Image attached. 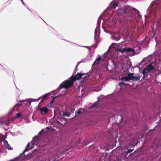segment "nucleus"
I'll return each mask as SVG.
<instances>
[{"label": "nucleus", "instance_id": "nucleus-29", "mask_svg": "<svg viewBox=\"0 0 161 161\" xmlns=\"http://www.w3.org/2000/svg\"><path fill=\"white\" fill-rule=\"evenodd\" d=\"M158 53L160 54L161 55V50L160 51H159Z\"/></svg>", "mask_w": 161, "mask_h": 161}, {"label": "nucleus", "instance_id": "nucleus-27", "mask_svg": "<svg viewBox=\"0 0 161 161\" xmlns=\"http://www.w3.org/2000/svg\"><path fill=\"white\" fill-rule=\"evenodd\" d=\"M22 2V3L24 5H25V4L24 2V1L23 0H20Z\"/></svg>", "mask_w": 161, "mask_h": 161}, {"label": "nucleus", "instance_id": "nucleus-26", "mask_svg": "<svg viewBox=\"0 0 161 161\" xmlns=\"http://www.w3.org/2000/svg\"><path fill=\"white\" fill-rule=\"evenodd\" d=\"M75 110V109H74L72 108L71 111V112H73Z\"/></svg>", "mask_w": 161, "mask_h": 161}, {"label": "nucleus", "instance_id": "nucleus-10", "mask_svg": "<svg viewBox=\"0 0 161 161\" xmlns=\"http://www.w3.org/2000/svg\"><path fill=\"white\" fill-rule=\"evenodd\" d=\"M136 47H134V48H123V52H131L133 54H135V53L137 51V49H136ZM139 49V48H138L137 50Z\"/></svg>", "mask_w": 161, "mask_h": 161}, {"label": "nucleus", "instance_id": "nucleus-21", "mask_svg": "<svg viewBox=\"0 0 161 161\" xmlns=\"http://www.w3.org/2000/svg\"><path fill=\"white\" fill-rule=\"evenodd\" d=\"M84 109H80L77 113V114H79L80 113L84 112L85 111L84 110Z\"/></svg>", "mask_w": 161, "mask_h": 161}, {"label": "nucleus", "instance_id": "nucleus-12", "mask_svg": "<svg viewBox=\"0 0 161 161\" xmlns=\"http://www.w3.org/2000/svg\"><path fill=\"white\" fill-rule=\"evenodd\" d=\"M48 111V109L47 107H43L40 108V111L43 114H46Z\"/></svg>", "mask_w": 161, "mask_h": 161}, {"label": "nucleus", "instance_id": "nucleus-15", "mask_svg": "<svg viewBox=\"0 0 161 161\" xmlns=\"http://www.w3.org/2000/svg\"><path fill=\"white\" fill-rule=\"evenodd\" d=\"M112 37L113 38V39L115 40L116 41H118L120 39V36H119L118 34H117V33H115L114 35L112 36Z\"/></svg>", "mask_w": 161, "mask_h": 161}, {"label": "nucleus", "instance_id": "nucleus-16", "mask_svg": "<svg viewBox=\"0 0 161 161\" xmlns=\"http://www.w3.org/2000/svg\"><path fill=\"white\" fill-rule=\"evenodd\" d=\"M117 45L115 44H112L111 45H110L109 47V49H108V52H107V53H105L104 54V55L105 56V57H106L107 55H108V51H109V50L112 47H115V48H116V46H117Z\"/></svg>", "mask_w": 161, "mask_h": 161}, {"label": "nucleus", "instance_id": "nucleus-22", "mask_svg": "<svg viewBox=\"0 0 161 161\" xmlns=\"http://www.w3.org/2000/svg\"><path fill=\"white\" fill-rule=\"evenodd\" d=\"M133 150V149H130L127 152L125 151V153L127 154L129 153L132 152Z\"/></svg>", "mask_w": 161, "mask_h": 161}, {"label": "nucleus", "instance_id": "nucleus-25", "mask_svg": "<svg viewBox=\"0 0 161 161\" xmlns=\"http://www.w3.org/2000/svg\"><path fill=\"white\" fill-rule=\"evenodd\" d=\"M19 105V104H16V105L14 106V107L13 109H14V108H15L16 107H17Z\"/></svg>", "mask_w": 161, "mask_h": 161}, {"label": "nucleus", "instance_id": "nucleus-23", "mask_svg": "<svg viewBox=\"0 0 161 161\" xmlns=\"http://www.w3.org/2000/svg\"><path fill=\"white\" fill-rule=\"evenodd\" d=\"M116 51L117 52H123V50H122L120 49H117L116 50Z\"/></svg>", "mask_w": 161, "mask_h": 161}, {"label": "nucleus", "instance_id": "nucleus-17", "mask_svg": "<svg viewBox=\"0 0 161 161\" xmlns=\"http://www.w3.org/2000/svg\"><path fill=\"white\" fill-rule=\"evenodd\" d=\"M21 116V114L20 113H19L16 114L15 117L12 118V120L14 121L15 119L19 118Z\"/></svg>", "mask_w": 161, "mask_h": 161}, {"label": "nucleus", "instance_id": "nucleus-19", "mask_svg": "<svg viewBox=\"0 0 161 161\" xmlns=\"http://www.w3.org/2000/svg\"><path fill=\"white\" fill-rule=\"evenodd\" d=\"M136 47V49H138V48H139V49L138 50H137V52L135 53H139L140 52V48L139 46H137V47Z\"/></svg>", "mask_w": 161, "mask_h": 161}, {"label": "nucleus", "instance_id": "nucleus-30", "mask_svg": "<svg viewBox=\"0 0 161 161\" xmlns=\"http://www.w3.org/2000/svg\"><path fill=\"white\" fill-rule=\"evenodd\" d=\"M54 100V98L52 99V102H52V103L53 102V101Z\"/></svg>", "mask_w": 161, "mask_h": 161}, {"label": "nucleus", "instance_id": "nucleus-31", "mask_svg": "<svg viewBox=\"0 0 161 161\" xmlns=\"http://www.w3.org/2000/svg\"><path fill=\"white\" fill-rule=\"evenodd\" d=\"M132 145H135L134 144H132Z\"/></svg>", "mask_w": 161, "mask_h": 161}, {"label": "nucleus", "instance_id": "nucleus-7", "mask_svg": "<svg viewBox=\"0 0 161 161\" xmlns=\"http://www.w3.org/2000/svg\"><path fill=\"white\" fill-rule=\"evenodd\" d=\"M116 18H117V16H114L112 21L109 22L107 24V27L109 29H110V30L111 29H113L114 27L116 22L118 21L119 23V22L118 19H116Z\"/></svg>", "mask_w": 161, "mask_h": 161}, {"label": "nucleus", "instance_id": "nucleus-5", "mask_svg": "<svg viewBox=\"0 0 161 161\" xmlns=\"http://www.w3.org/2000/svg\"><path fill=\"white\" fill-rule=\"evenodd\" d=\"M39 139L37 136H35V137L33 139L31 143H29L26 147L25 150L23 151V154L27 151L29 149V146L30 145H31L30 149H32L33 148L34 146H36L38 144Z\"/></svg>", "mask_w": 161, "mask_h": 161}, {"label": "nucleus", "instance_id": "nucleus-2", "mask_svg": "<svg viewBox=\"0 0 161 161\" xmlns=\"http://www.w3.org/2000/svg\"><path fill=\"white\" fill-rule=\"evenodd\" d=\"M134 74L133 73H129L127 75L121 78L120 80H122L123 81L119 83V85L121 86V84H123L125 85H127L124 82L125 81H129L130 80H132L138 81L141 78V76H134Z\"/></svg>", "mask_w": 161, "mask_h": 161}, {"label": "nucleus", "instance_id": "nucleus-13", "mask_svg": "<svg viewBox=\"0 0 161 161\" xmlns=\"http://www.w3.org/2000/svg\"><path fill=\"white\" fill-rule=\"evenodd\" d=\"M118 2H112L110 3V7L111 8L115 9L118 5Z\"/></svg>", "mask_w": 161, "mask_h": 161}, {"label": "nucleus", "instance_id": "nucleus-14", "mask_svg": "<svg viewBox=\"0 0 161 161\" xmlns=\"http://www.w3.org/2000/svg\"><path fill=\"white\" fill-rule=\"evenodd\" d=\"M100 106L99 103L97 102L94 103L92 106H91L89 107L88 109H91L93 108H97Z\"/></svg>", "mask_w": 161, "mask_h": 161}, {"label": "nucleus", "instance_id": "nucleus-4", "mask_svg": "<svg viewBox=\"0 0 161 161\" xmlns=\"http://www.w3.org/2000/svg\"><path fill=\"white\" fill-rule=\"evenodd\" d=\"M5 138L2 135L0 136V153L4 150L3 147H2L1 144L2 145H4L5 147L9 150L13 149V148L8 143L7 141L4 139H5Z\"/></svg>", "mask_w": 161, "mask_h": 161}, {"label": "nucleus", "instance_id": "nucleus-18", "mask_svg": "<svg viewBox=\"0 0 161 161\" xmlns=\"http://www.w3.org/2000/svg\"><path fill=\"white\" fill-rule=\"evenodd\" d=\"M101 57H99L97 58V59L94 61V64H98L99 62L101 61Z\"/></svg>", "mask_w": 161, "mask_h": 161}, {"label": "nucleus", "instance_id": "nucleus-11", "mask_svg": "<svg viewBox=\"0 0 161 161\" xmlns=\"http://www.w3.org/2000/svg\"><path fill=\"white\" fill-rule=\"evenodd\" d=\"M151 56H149L147 58H145L142 61V63H145V64H147L148 63L150 62L151 59Z\"/></svg>", "mask_w": 161, "mask_h": 161}, {"label": "nucleus", "instance_id": "nucleus-28", "mask_svg": "<svg viewBox=\"0 0 161 161\" xmlns=\"http://www.w3.org/2000/svg\"><path fill=\"white\" fill-rule=\"evenodd\" d=\"M42 132H42V131H41L39 133V134H40V135L42 134Z\"/></svg>", "mask_w": 161, "mask_h": 161}, {"label": "nucleus", "instance_id": "nucleus-3", "mask_svg": "<svg viewBox=\"0 0 161 161\" xmlns=\"http://www.w3.org/2000/svg\"><path fill=\"white\" fill-rule=\"evenodd\" d=\"M138 10L136 9L131 6H126L124 8H121L118 11V12L121 14H124L128 13L129 12H137Z\"/></svg>", "mask_w": 161, "mask_h": 161}, {"label": "nucleus", "instance_id": "nucleus-9", "mask_svg": "<svg viewBox=\"0 0 161 161\" xmlns=\"http://www.w3.org/2000/svg\"><path fill=\"white\" fill-rule=\"evenodd\" d=\"M154 63H151L149 65L147 68L146 69H145L143 70L142 73L143 75H145L150 71L151 70L154 69V66L153 64Z\"/></svg>", "mask_w": 161, "mask_h": 161}, {"label": "nucleus", "instance_id": "nucleus-24", "mask_svg": "<svg viewBox=\"0 0 161 161\" xmlns=\"http://www.w3.org/2000/svg\"><path fill=\"white\" fill-rule=\"evenodd\" d=\"M155 5L153 4H152L150 5V7L151 8H153L155 7Z\"/></svg>", "mask_w": 161, "mask_h": 161}, {"label": "nucleus", "instance_id": "nucleus-6", "mask_svg": "<svg viewBox=\"0 0 161 161\" xmlns=\"http://www.w3.org/2000/svg\"><path fill=\"white\" fill-rule=\"evenodd\" d=\"M53 91H52L51 92H53ZM51 92L48 93H46L43 96L38 98L37 99H31L28 100H24L21 101V102H27L28 103H31V102H35L37 100L41 99V101H42L46 99L47 97L48 96L50 95Z\"/></svg>", "mask_w": 161, "mask_h": 161}, {"label": "nucleus", "instance_id": "nucleus-20", "mask_svg": "<svg viewBox=\"0 0 161 161\" xmlns=\"http://www.w3.org/2000/svg\"><path fill=\"white\" fill-rule=\"evenodd\" d=\"M70 114L69 113H67L64 112H63V116L69 117L70 115Z\"/></svg>", "mask_w": 161, "mask_h": 161}, {"label": "nucleus", "instance_id": "nucleus-1", "mask_svg": "<svg viewBox=\"0 0 161 161\" xmlns=\"http://www.w3.org/2000/svg\"><path fill=\"white\" fill-rule=\"evenodd\" d=\"M84 75H87V74L78 73L74 77H71L68 80L65 81L63 82L58 88L59 89H61L62 88H68L73 85L74 82L76 80H79L81 78H86L85 77L84 78L83 76Z\"/></svg>", "mask_w": 161, "mask_h": 161}, {"label": "nucleus", "instance_id": "nucleus-8", "mask_svg": "<svg viewBox=\"0 0 161 161\" xmlns=\"http://www.w3.org/2000/svg\"><path fill=\"white\" fill-rule=\"evenodd\" d=\"M100 17L101 16H100L98 19L97 27L95 31V39L97 38L99 36V26L101 22V18Z\"/></svg>", "mask_w": 161, "mask_h": 161}]
</instances>
